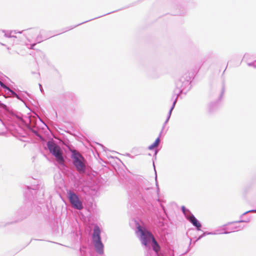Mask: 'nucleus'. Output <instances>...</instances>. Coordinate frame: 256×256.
Wrapping results in <instances>:
<instances>
[{"mask_svg":"<svg viewBox=\"0 0 256 256\" xmlns=\"http://www.w3.org/2000/svg\"><path fill=\"white\" fill-rule=\"evenodd\" d=\"M48 148L50 152L55 157L57 162L62 166L64 165V159L60 148L52 142H48Z\"/></svg>","mask_w":256,"mask_h":256,"instance_id":"obj_1","label":"nucleus"},{"mask_svg":"<svg viewBox=\"0 0 256 256\" xmlns=\"http://www.w3.org/2000/svg\"><path fill=\"white\" fill-rule=\"evenodd\" d=\"M92 242L96 251L100 254H102L104 252V244L101 241L100 230L98 226H96L94 229Z\"/></svg>","mask_w":256,"mask_h":256,"instance_id":"obj_2","label":"nucleus"},{"mask_svg":"<svg viewBox=\"0 0 256 256\" xmlns=\"http://www.w3.org/2000/svg\"><path fill=\"white\" fill-rule=\"evenodd\" d=\"M73 164L80 173H84L86 170L85 160L78 152H74Z\"/></svg>","mask_w":256,"mask_h":256,"instance_id":"obj_3","label":"nucleus"},{"mask_svg":"<svg viewBox=\"0 0 256 256\" xmlns=\"http://www.w3.org/2000/svg\"><path fill=\"white\" fill-rule=\"evenodd\" d=\"M138 230L140 233L141 240L142 241V243L144 246H147L150 240L152 241L153 238H154L151 232L146 230H143L142 227L140 226H138Z\"/></svg>","mask_w":256,"mask_h":256,"instance_id":"obj_4","label":"nucleus"},{"mask_svg":"<svg viewBox=\"0 0 256 256\" xmlns=\"http://www.w3.org/2000/svg\"><path fill=\"white\" fill-rule=\"evenodd\" d=\"M68 194L69 200L72 206L78 210L82 209V205L78 196L72 191H68Z\"/></svg>","mask_w":256,"mask_h":256,"instance_id":"obj_5","label":"nucleus"},{"mask_svg":"<svg viewBox=\"0 0 256 256\" xmlns=\"http://www.w3.org/2000/svg\"><path fill=\"white\" fill-rule=\"evenodd\" d=\"M188 220L194 226H196L198 230L201 227V224L198 221L196 218L194 216H190L188 218Z\"/></svg>","mask_w":256,"mask_h":256,"instance_id":"obj_6","label":"nucleus"},{"mask_svg":"<svg viewBox=\"0 0 256 256\" xmlns=\"http://www.w3.org/2000/svg\"><path fill=\"white\" fill-rule=\"evenodd\" d=\"M152 247L153 250L156 252H158L160 250V246L154 238L152 240Z\"/></svg>","mask_w":256,"mask_h":256,"instance_id":"obj_7","label":"nucleus"},{"mask_svg":"<svg viewBox=\"0 0 256 256\" xmlns=\"http://www.w3.org/2000/svg\"><path fill=\"white\" fill-rule=\"evenodd\" d=\"M160 143V139L158 138L154 142L149 146V149L152 150L154 148L157 147Z\"/></svg>","mask_w":256,"mask_h":256,"instance_id":"obj_8","label":"nucleus"},{"mask_svg":"<svg viewBox=\"0 0 256 256\" xmlns=\"http://www.w3.org/2000/svg\"><path fill=\"white\" fill-rule=\"evenodd\" d=\"M0 85L1 86H2V88H6V90H8L10 91V92H12L14 94L16 95V97H18V96L16 95V93H14V92H12V90H11L10 88H8V87H7L4 84H3L1 81H0Z\"/></svg>","mask_w":256,"mask_h":256,"instance_id":"obj_9","label":"nucleus"},{"mask_svg":"<svg viewBox=\"0 0 256 256\" xmlns=\"http://www.w3.org/2000/svg\"><path fill=\"white\" fill-rule=\"evenodd\" d=\"M182 212L184 213L185 212V210H186L185 207L184 206H182Z\"/></svg>","mask_w":256,"mask_h":256,"instance_id":"obj_10","label":"nucleus"},{"mask_svg":"<svg viewBox=\"0 0 256 256\" xmlns=\"http://www.w3.org/2000/svg\"><path fill=\"white\" fill-rule=\"evenodd\" d=\"M5 106L4 104L0 103V106Z\"/></svg>","mask_w":256,"mask_h":256,"instance_id":"obj_11","label":"nucleus"}]
</instances>
